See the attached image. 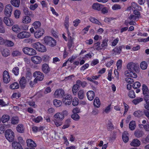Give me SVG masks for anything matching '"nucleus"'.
I'll list each match as a JSON object with an SVG mask.
<instances>
[{"mask_svg": "<svg viewBox=\"0 0 149 149\" xmlns=\"http://www.w3.org/2000/svg\"><path fill=\"white\" fill-rule=\"evenodd\" d=\"M27 146L28 147H31V148H34L36 146V144L34 141L31 139H27L26 141Z\"/></svg>", "mask_w": 149, "mask_h": 149, "instance_id": "nucleus-19", "label": "nucleus"}, {"mask_svg": "<svg viewBox=\"0 0 149 149\" xmlns=\"http://www.w3.org/2000/svg\"><path fill=\"white\" fill-rule=\"evenodd\" d=\"M41 23L39 21H36L33 24L34 28L35 29H39V28L41 26Z\"/></svg>", "mask_w": 149, "mask_h": 149, "instance_id": "nucleus-42", "label": "nucleus"}, {"mask_svg": "<svg viewBox=\"0 0 149 149\" xmlns=\"http://www.w3.org/2000/svg\"><path fill=\"white\" fill-rule=\"evenodd\" d=\"M43 40L44 43L49 46L53 47L56 44V40L51 37L46 36L44 38Z\"/></svg>", "mask_w": 149, "mask_h": 149, "instance_id": "nucleus-1", "label": "nucleus"}, {"mask_svg": "<svg viewBox=\"0 0 149 149\" xmlns=\"http://www.w3.org/2000/svg\"><path fill=\"white\" fill-rule=\"evenodd\" d=\"M13 9V7L10 4L7 5L4 10L5 15L8 17H10L11 15Z\"/></svg>", "mask_w": 149, "mask_h": 149, "instance_id": "nucleus-7", "label": "nucleus"}, {"mask_svg": "<svg viewBox=\"0 0 149 149\" xmlns=\"http://www.w3.org/2000/svg\"><path fill=\"white\" fill-rule=\"evenodd\" d=\"M144 111L141 110H137L135 111L134 113L133 114L135 117H140L144 114Z\"/></svg>", "mask_w": 149, "mask_h": 149, "instance_id": "nucleus-29", "label": "nucleus"}, {"mask_svg": "<svg viewBox=\"0 0 149 149\" xmlns=\"http://www.w3.org/2000/svg\"><path fill=\"white\" fill-rule=\"evenodd\" d=\"M71 118L75 120H78L79 118V116L77 113H74L71 115Z\"/></svg>", "mask_w": 149, "mask_h": 149, "instance_id": "nucleus-53", "label": "nucleus"}, {"mask_svg": "<svg viewBox=\"0 0 149 149\" xmlns=\"http://www.w3.org/2000/svg\"><path fill=\"white\" fill-rule=\"evenodd\" d=\"M108 40L106 39H104L102 42V44L101 45L102 48H103L107 46Z\"/></svg>", "mask_w": 149, "mask_h": 149, "instance_id": "nucleus-59", "label": "nucleus"}, {"mask_svg": "<svg viewBox=\"0 0 149 149\" xmlns=\"http://www.w3.org/2000/svg\"><path fill=\"white\" fill-rule=\"evenodd\" d=\"M122 61L121 60H118L117 62V66L118 69H120L122 67Z\"/></svg>", "mask_w": 149, "mask_h": 149, "instance_id": "nucleus-60", "label": "nucleus"}, {"mask_svg": "<svg viewBox=\"0 0 149 149\" xmlns=\"http://www.w3.org/2000/svg\"><path fill=\"white\" fill-rule=\"evenodd\" d=\"M9 118L10 117L8 115H4L1 118L2 122L3 123H6L9 120Z\"/></svg>", "mask_w": 149, "mask_h": 149, "instance_id": "nucleus-39", "label": "nucleus"}, {"mask_svg": "<svg viewBox=\"0 0 149 149\" xmlns=\"http://www.w3.org/2000/svg\"><path fill=\"white\" fill-rule=\"evenodd\" d=\"M125 74L127 77H130L134 78H136L137 77V74L135 72L129 71V70H126L125 72Z\"/></svg>", "mask_w": 149, "mask_h": 149, "instance_id": "nucleus-14", "label": "nucleus"}, {"mask_svg": "<svg viewBox=\"0 0 149 149\" xmlns=\"http://www.w3.org/2000/svg\"><path fill=\"white\" fill-rule=\"evenodd\" d=\"M21 14L20 11L18 10H16L14 11V15L16 19H18L19 18Z\"/></svg>", "mask_w": 149, "mask_h": 149, "instance_id": "nucleus-50", "label": "nucleus"}, {"mask_svg": "<svg viewBox=\"0 0 149 149\" xmlns=\"http://www.w3.org/2000/svg\"><path fill=\"white\" fill-rule=\"evenodd\" d=\"M5 136L6 139L10 142H12L14 140V133L10 129L7 130L5 131Z\"/></svg>", "mask_w": 149, "mask_h": 149, "instance_id": "nucleus-2", "label": "nucleus"}, {"mask_svg": "<svg viewBox=\"0 0 149 149\" xmlns=\"http://www.w3.org/2000/svg\"><path fill=\"white\" fill-rule=\"evenodd\" d=\"M129 96L131 98H134L136 97L134 91L132 90L130 91L128 94Z\"/></svg>", "mask_w": 149, "mask_h": 149, "instance_id": "nucleus-55", "label": "nucleus"}, {"mask_svg": "<svg viewBox=\"0 0 149 149\" xmlns=\"http://www.w3.org/2000/svg\"><path fill=\"white\" fill-rule=\"evenodd\" d=\"M10 88L14 89H17L19 87L18 84L17 82H14L10 86Z\"/></svg>", "mask_w": 149, "mask_h": 149, "instance_id": "nucleus-43", "label": "nucleus"}, {"mask_svg": "<svg viewBox=\"0 0 149 149\" xmlns=\"http://www.w3.org/2000/svg\"><path fill=\"white\" fill-rule=\"evenodd\" d=\"M26 81L25 78L24 77H22L19 81V84L21 87L22 88H24L26 85Z\"/></svg>", "mask_w": 149, "mask_h": 149, "instance_id": "nucleus-30", "label": "nucleus"}, {"mask_svg": "<svg viewBox=\"0 0 149 149\" xmlns=\"http://www.w3.org/2000/svg\"><path fill=\"white\" fill-rule=\"evenodd\" d=\"M23 13L27 16H31L32 15L31 12L27 8H24L23 10Z\"/></svg>", "mask_w": 149, "mask_h": 149, "instance_id": "nucleus-40", "label": "nucleus"}, {"mask_svg": "<svg viewBox=\"0 0 149 149\" xmlns=\"http://www.w3.org/2000/svg\"><path fill=\"white\" fill-rule=\"evenodd\" d=\"M12 30L14 32L18 33L21 30V28L19 26L17 25H15L12 27Z\"/></svg>", "mask_w": 149, "mask_h": 149, "instance_id": "nucleus-36", "label": "nucleus"}, {"mask_svg": "<svg viewBox=\"0 0 149 149\" xmlns=\"http://www.w3.org/2000/svg\"><path fill=\"white\" fill-rule=\"evenodd\" d=\"M143 98H136L132 100V102L135 105H136L139 103L140 102L143 101Z\"/></svg>", "mask_w": 149, "mask_h": 149, "instance_id": "nucleus-48", "label": "nucleus"}, {"mask_svg": "<svg viewBox=\"0 0 149 149\" xmlns=\"http://www.w3.org/2000/svg\"><path fill=\"white\" fill-rule=\"evenodd\" d=\"M141 86L140 82L138 81L136 82L133 85V87L134 89L139 88Z\"/></svg>", "mask_w": 149, "mask_h": 149, "instance_id": "nucleus-57", "label": "nucleus"}, {"mask_svg": "<svg viewBox=\"0 0 149 149\" xmlns=\"http://www.w3.org/2000/svg\"><path fill=\"white\" fill-rule=\"evenodd\" d=\"M89 20L92 22L93 23L96 24L100 25H102V24L97 19L95 18L92 17H91L89 18Z\"/></svg>", "mask_w": 149, "mask_h": 149, "instance_id": "nucleus-31", "label": "nucleus"}, {"mask_svg": "<svg viewBox=\"0 0 149 149\" xmlns=\"http://www.w3.org/2000/svg\"><path fill=\"white\" fill-rule=\"evenodd\" d=\"M127 68L129 71L136 72L138 70L139 67L137 64L131 62L127 64Z\"/></svg>", "mask_w": 149, "mask_h": 149, "instance_id": "nucleus-5", "label": "nucleus"}, {"mask_svg": "<svg viewBox=\"0 0 149 149\" xmlns=\"http://www.w3.org/2000/svg\"><path fill=\"white\" fill-rule=\"evenodd\" d=\"M54 117L55 120L56 121H61L64 118V116L61 113H56L54 115Z\"/></svg>", "mask_w": 149, "mask_h": 149, "instance_id": "nucleus-16", "label": "nucleus"}, {"mask_svg": "<svg viewBox=\"0 0 149 149\" xmlns=\"http://www.w3.org/2000/svg\"><path fill=\"white\" fill-rule=\"evenodd\" d=\"M31 22V19L29 16H24L22 17V22L25 24H28Z\"/></svg>", "mask_w": 149, "mask_h": 149, "instance_id": "nucleus-26", "label": "nucleus"}, {"mask_svg": "<svg viewBox=\"0 0 149 149\" xmlns=\"http://www.w3.org/2000/svg\"><path fill=\"white\" fill-rule=\"evenodd\" d=\"M89 66V65L88 63H86L83 65L81 68L80 70H84L86 69Z\"/></svg>", "mask_w": 149, "mask_h": 149, "instance_id": "nucleus-64", "label": "nucleus"}, {"mask_svg": "<svg viewBox=\"0 0 149 149\" xmlns=\"http://www.w3.org/2000/svg\"><path fill=\"white\" fill-rule=\"evenodd\" d=\"M125 80L127 82L130 84H132L134 82V80L132 78L128 77L125 78Z\"/></svg>", "mask_w": 149, "mask_h": 149, "instance_id": "nucleus-61", "label": "nucleus"}, {"mask_svg": "<svg viewBox=\"0 0 149 149\" xmlns=\"http://www.w3.org/2000/svg\"><path fill=\"white\" fill-rule=\"evenodd\" d=\"M32 46L33 48L40 52H44L47 50L46 47L39 42L33 44Z\"/></svg>", "mask_w": 149, "mask_h": 149, "instance_id": "nucleus-3", "label": "nucleus"}, {"mask_svg": "<svg viewBox=\"0 0 149 149\" xmlns=\"http://www.w3.org/2000/svg\"><path fill=\"white\" fill-rule=\"evenodd\" d=\"M8 17H5L3 18V22L6 25L11 26L14 24V22L12 19Z\"/></svg>", "mask_w": 149, "mask_h": 149, "instance_id": "nucleus-13", "label": "nucleus"}, {"mask_svg": "<svg viewBox=\"0 0 149 149\" xmlns=\"http://www.w3.org/2000/svg\"><path fill=\"white\" fill-rule=\"evenodd\" d=\"M73 44V38L71 37H70V40L69 41L68 43V46L69 48L70 49V48L72 46V45Z\"/></svg>", "mask_w": 149, "mask_h": 149, "instance_id": "nucleus-56", "label": "nucleus"}, {"mask_svg": "<svg viewBox=\"0 0 149 149\" xmlns=\"http://www.w3.org/2000/svg\"><path fill=\"white\" fill-rule=\"evenodd\" d=\"M139 17V15H131L130 16L128 17V19L130 20H135L137 18Z\"/></svg>", "mask_w": 149, "mask_h": 149, "instance_id": "nucleus-54", "label": "nucleus"}, {"mask_svg": "<svg viewBox=\"0 0 149 149\" xmlns=\"http://www.w3.org/2000/svg\"><path fill=\"white\" fill-rule=\"evenodd\" d=\"M42 70L45 74H47L50 71V68L47 64H44L43 65L42 67Z\"/></svg>", "mask_w": 149, "mask_h": 149, "instance_id": "nucleus-25", "label": "nucleus"}, {"mask_svg": "<svg viewBox=\"0 0 149 149\" xmlns=\"http://www.w3.org/2000/svg\"><path fill=\"white\" fill-rule=\"evenodd\" d=\"M64 26L65 27V28H66L67 31L68 32H69L68 31V27L69 26V17L68 16H66L65 17V23H64Z\"/></svg>", "mask_w": 149, "mask_h": 149, "instance_id": "nucleus-41", "label": "nucleus"}, {"mask_svg": "<svg viewBox=\"0 0 149 149\" xmlns=\"http://www.w3.org/2000/svg\"><path fill=\"white\" fill-rule=\"evenodd\" d=\"M31 60L32 61L36 64H38L40 63L42 60V58L37 56H32L31 58Z\"/></svg>", "mask_w": 149, "mask_h": 149, "instance_id": "nucleus-15", "label": "nucleus"}, {"mask_svg": "<svg viewBox=\"0 0 149 149\" xmlns=\"http://www.w3.org/2000/svg\"><path fill=\"white\" fill-rule=\"evenodd\" d=\"M53 103L55 107H58L61 105V102L60 101L55 99L54 100Z\"/></svg>", "mask_w": 149, "mask_h": 149, "instance_id": "nucleus-46", "label": "nucleus"}, {"mask_svg": "<svg viewBox=\"0 0 149 149\" xmlns=\"http://www.w3.org/2000/svg\"><path fill=\"white\" fill-rule=\"evenodd\" d=\"M147 66V63L145 61H143L141 63L140 67L142 70H144L146 69Z\"/></svg>", "mask_w": 149, "mask_h": 149, "instance_id": "nucleus-44", "label": "nucleus"}, {"mask_svg": "<svg viewBox=\"0 0 149 149\" xmlns=\"http://www.w3.org/2000/svg\"><path fill=\"white\" fill-rule=\"evenodd\" d=\"M30 71L29 69H27L26 73V78L28 79H30L32 77V74Z\"/></svg>", "mask_w": 149, "mask_h": 149, "instance_id": "nucleus-49", "label": "nucleus"}, {"mask_svg": "<svg viewBox=\"0 0 149 149\" xmlns=\"http://www.w3.org/2000/svg\"><path fill=\"white\" fill-rule=\"evenodd\" d=\"M63 101L66 105L71 104L72 101V96L69 94L67 95L63 96Z\"/></svg>", "mask_w": 149, "mask_h": 149, "instance_id": "nucleus-8", "label": "nucleus"}, {"mask_svg": "<svg viewBox=\"0 0 149 149\" xmlns=\"http://www.w3.org/2000/svg\"><path fill=\"white\" fill-rule=\"evenodd\" d=\"M3 79L4 83L7 84L10 81V78L8 72L5 70L3 73Z\"/></svg>", "mask_w": 149, "mask_h": 149, "instance_id": "nucleus-12", "label": "nucleus"}, {"mask_svg": "<svg viewBox=\"0 0 149 149\" xmlns=\"http://www.w3.org/2000/svg\"><path fill=\"white\" fill-rule=\"evenodd\" d=\"M80 86L77 85H74L72 89V93L74 95H76L77 92L79 89Z\"/></svg>", "mask_w": 149, "mask_h": 149, "instance_id": "nucleus-37", "label": "nucleus"}, {"mask_svg": "<svg viewBox=\"0 0 149 149\" xmlns=\"http://www.w3.org/2000/svg\"><path fill=\"white\" fill-rule=\"evenodd\" d=\"M12 146L14 149H15V148H16L17 149H19V148H21V147L22 146L19 143L15 141H14L12 143Z\"/></svg>", "mask_w": 149, "mask_h": 149, "instance_id": "nucleus-35", "label": "nucleus"}, {"mask_svg": "<svg viewBox=\"0 0 149 149\" xmlns=\"http://www.w3.org/2000/svg\"><path fill=\"white\" fill-rule=\"evenodd\" d=\"M65 92L62 89L56 90L54 94V95L56 98H62L65 96Z\"/></svg>", "mask_w": 149, "mask_h": 149, "instance_id": "nucleus-9", "label": "nucleus"}, {"mask_svg": "<svg viewBox=\"0 0 149 149\" xmlns=\"http://www.w3.org/2000/svg\"><path fill=\"white\" fill-rule=\"evenodd\" d=\"M30 34L28 32L23 31L19 33L17 35V37L19 39L27 38L30 36Z\"/></svg>", "mask_w": 149, "mask_h": 149, "instance_id": "nucleus-10", "label": "nucleus"}, {"mask_svg": "<svg viewBox=\"0 0 149 149\" xmlns=\"http://www.w3.org/2000/svg\"><path fill=\"white\" fill-rule=\"evenodd\" d=\"M87 96L88 100L90 101H92L94 98L95 93L93 91H90L87 92Z\"/></svg>", "mask_w": 149, "mask_h": 149, "instance_id": "nucleus-18", "label": "nucleus"}, {"mask_svg": "<svg viewBox=\"0 0 149 149\" xmlns=\"http://www.w3.org/2000/svg\"><path fill=\"white\" fill-rule=\"evenodd\" d=\"M42 118L41 116H38L36 118L32 119L33 121L36 123H39L40 121L42 120Z\"/></svg>", "mask_w": 149, "mask_h": 149, "instance_id": "nucleus-51", "label": "nucleus"}, {"mask_svg": "<svg viewBox=\"0 0 149 149\" xmlns=\"http://www.w3.org/2000/svg\"><path fill=\"white\" fill-rule=\"evenodd\" d=\"M38 7L37 3H36L33 5H31L30 6V9L33 10H35Z\"/></svg>", "mask_w": 149, "mask_h": 149, "instance_id": "nucleus-62", "label": "nucleus"}, {"mask_svg": "<svg viewBox=\"0 0 149 149\" xmlns=\"http://www.w3.org/2000/svg\"><path fill=\"white\" fill-rule=\"evenodd\" d=\"M33 75L34 77H36L34 80V82L35 83H37V81H42L44 77V76L42 73L39 71L35 72L33 73Z\"/></svg>", "mask_w": 149, "mask_h": 149, "instance_id": "nucleus-6", "label": "nucleus"}, {"mask_svg": "<svg viewBox=\"0 0 149 149\" xmlns=\"http://www.w3.org/2000/svg\"><path fill=\"white\" fill-rule=\"evenodd\" d=\"M102 7V5L97 3H94L92 6L93 9L98 11L100 10Z\"/></svg>", "mask_w": 149, "mask_h": 149, "instance_id": "nucleus-17", "label": "nucleus"}, {"mask_svg": "<svg viewBox=\"0 0 149 149\" xmlns=\"http://www.w3.org/2000/svg\"><path fill=\"white\" fill-rule=\"evenodd\" d=\"M144 134L143 131L140 130H136L134 132V135L137 138L142 137Z\"/></svg>", "mask_w": 149, "mask_h": 149, "instance_id": "nucleus-20", "label": "nucleus"}, {"mask_svg": "<svg viewBox=\"0 0 149 149\" xmlns=\"http://www.w3.org/2000/svg\"><path fill=\"white\" fill-rule=\"evenodd\" d=\"M84 92L83 90H80L78 92V98L80 100L83 99L84 95Z\"/></svg>", "mask_w": 149, "mask_h": 149, "instance_id": "nucleus-34", "label": "nucleus"}, {"mask_svg": "<svg viewBox=\"0 0 149 149\" xmlns=\"http://www.w3.org/2000/svg\"><path fill=\"white\" fill-rule=\"evenodd\" d=\"M22 51L25 54L29 56L35 55L37 54L36 51L33 49L27 47L23 48Z\"/></svg>", "mask_w": 149, "mask_h": 149, "instance_id": "nucleus-4", "label": "nucleus"}, {"mask_svg": "<svg viewBox=\"0 0 149 149\" xmlns=\"http://www.w3.org/2000/svg\"><path fill=\"white\" fill-rule=\"evenodd\" d=\"M19 118L17 117H13L12 119L11 123L13 124H17L19 122Z\"/></svg>", "mask_w": 149, "mask_h": 149, "instance_id": "nucleus-45", "label": "nucleus"}, {"mask_svg": "<svg viewBox=\"0 0 149 149\" xmlns=\"http://www.w3.org/2000/svg\"><path fill=\"white\" fill-rule=\"evenodd\" d=\"M122 138L123 141L125 143L129 141L128 133L127 131H125L123 134Z\"/></svg>", "mask_w": 149, "mask_h": 149, "instance_id": "nucleus-27", "label": "nucleus"}, {"mask_svg": "<svg viewBox=\"0 0 149 149\" xmlns=\"http://www.w3.org/2000/svg\"><path fill=\"white\" fill-rule=\"evenodd\" d=\"M12 54L13 56H16L21 55L22 53L18 51L15 50L12 52Z\"/></svg>", "mask_w": 149, "mask_h": 149, "instance_id": "nucleus-52", "label": "nucleus"}, {"mask_svg": "<svg viewBox=\"0 0 149 149\" xmlns=\"http://www.w3.org/2000/svg\"><path fill=\"white\" fill-rule=\"evenodd\" d=\"M45 31L42 28L39 29L36 31L34 33L35 37L36 38H38L42 36L44 33Z\"/></svg>", "mask_w": 149, "mask_h": 149, "instance_id": "nucleus-11", "label": "nucleus"}, {"mask_svg": "<svg viewBox=\"0 0 149 149\" xmlns=\"http://www.w3.org/2000/svg\"><path fill=\"white\" fill-rule=\"evenodd\" d=\"M11 3L14 6L18 7L20 4V0H11Z\"/></svg>", "mask_w": 149, "mask_h": 149, "instance_id": "nucleus-33", "label": "nucleus"}, {"mask_svg": "<svg viewBox=\"0 0 149 149\" xmlns=\"http://www.w3.org/2000/svg\"><path fill=\"white\" fill-rule=\"evenodd\" d=\"M131 146L134 147L139 146L140 145V142L137 139H134L130 144Z\"/></svg>", "mask_w": 149, "mask_h": 149, "instance_id": "nucleus-21", "label": "nucleus"}, {"mask_svg": "<svg viewBox=\"0 0 149 149\" xmlns=\"http://www.w3.org/2000/svg\"><path fill=\"white\" fill-rule=\"evenodd\" d=\"M142 90L143 93L144 95L148 94L149 93V90L148 87L145 84H143L142 86Z\"/></svg>", "mask_w": 149, "mask_h": 149, "instance_id": "nucleus-24", "label": "nucleus"}, {"mask_svg": "<svg viewBox=\"0 0 149 149\" xmlns=\"http://www.w3.org/2000/svg\"><path fill=\"white\" fill-rule=\"evenodd\" d=\"M121 8V7L119 5L115 4L112 7V9L113 10H117Z\"/></svg>", "mask_w": 149, "mask_h": 149, "instance_id": "nucleus-63", "label": "nucleus"}, {"mask_svg": "<svg viewBox=\"0 0 149 149\" xmlns=\"http://www.w3.org/2000/svg\"><path fill=\"white\" fill-rule=\"evenodd\" d=\"M129 127L131 130H134L136 127L135 122L133 121H131L129 125Z\"/></svg>", "mask_w": 149, "mask_h": 149, "instance_id": "nucleus-38", "label": "nucleus"}, {"mask_svg": "<svg viewBox=\"0 0 149 149\" xmlns=\"http://www.w3.org/2000/svg\"><path fill=\"white\" fill-rule=\"evenodd\" d=\"M24 128L22 124H19L16 127L17 132L20 133H23L24 132Z\"/></svg>", "mask_w": 149, "mask_h": 149, "instance_id": "nucleus-23", "label": "nucleus"}, {"mask_svg": "<svg viewBox=\"0 0 149 149\" xmlns=\"http://www.w3.org/2000/svg\"><path fill=\"white\" fill-rule=\"evenodd\" d=\"M124 47L123 46H117L113 49V51L116 54H120L122 51V49Z\"/></svg>", "mask_w": 149, "mask_h": 149, "instance_id": "nucleus-22", "label": "nucleus"}, {"mask_svg": "<svg viewBox=\"0 0 149 149\" xmlns=\"http://www.w3.org/2000/svg\"><path fill=\"white\" fill-rule=\"evenodd\" d=\"M93 104L95 107L97 108H98L100 107V103L98 97H96L95 99L94 100Z\"/></svg>", "mask_w": 149, "mask_h": 149, "instance_id": "nucleus-32", "label": "nucleus"}, {"mask_svg": "<svg viewBox=\"0 0 149 149\" xmlns=\"http://www.w3.org/2000/svg\"><path fill=\"white\" fill-rule=\"evenodd\" d=\"M1 54L3 56L6 57L10 55V51L6 48L3 49L1 51Z\"/></svg>", "mask_w": 149, "mask_h": 149, "instance_id": "nucleus-28", "label": "nucleus"}, {"mask_svg": "<svg viewBox=\"0 0 149 149\" xmlns=\"http://www.w3.org/2000/svg\"><path fill=\"white\" fill-rule=\"evenodd\" d=\"M101 11L102 13L103 14L107 13L108 12V9L106 7H104L103 5H102V7L100 10Z\"/></svg>", "mask_w": 149, "mask_h": 149, "instance_id": "nucleus-58", "label": "nucleus"}, {"mask_svg": "<svg viewBox=\"0 0 149 149\" xmlns=\"http://www.w3.org/2000/svg\"><path fill=\"white\" fill-rule=\"evenodd\" d=\"M12 72L15 75L17 76L19 74V68L17 67H14L12 70Z\"/></svg>", "mask_w": 149, "mask_h": 149, "instance_id": "nucleus-47", "label": "nucleus"}]
</instances>
